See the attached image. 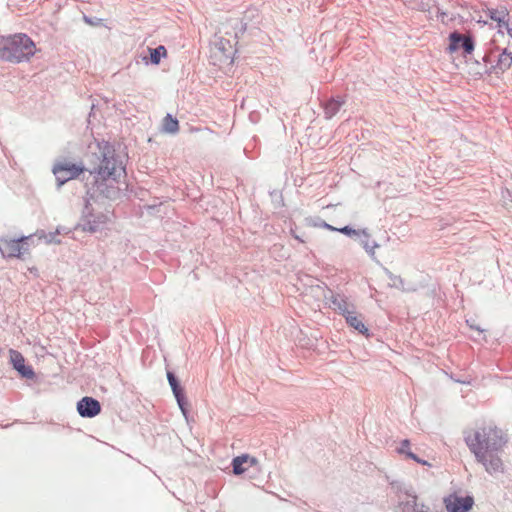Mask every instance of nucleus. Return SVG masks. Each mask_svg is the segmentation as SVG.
I'll list each match as a JSON object with an SVG mask.
<instances>
[{"label": "nucleus", "mask_w": 512, "mask_h": 512, "mask_svg": "<svg viewBox=\"0 0 512 512\" xmlns=\"http://www.w3.org/2000/svg\"><path fill=\"white\" fill-rule=\"evenodd\" d=\"M256 459L249 457L248 455H241L233 459L232 466L233 472L236 475L243 474L246 470V464L250 463V465L256 464Z\"/></svg>", "instance_id": "nucleus-12"}, {"label": "nucleus", "mask_w": 512, "mask_h": 512, "mask_svg": "<svg viewBox=\"0 0 512 512\" xmlns=\"http://www.w3.org/2000/svg\"><path fill=\"white\" fill-rule=\"evenodd\" d=\"M410 442L409 440H403L401 442V446L398 448V452L401 454H405L408 458L416 461L417 463H420L422 465H427L428 463L424 460H421L418 458L413 452L409 450Z\"/></svg>", "instance_id": "nucleus-17"}, {"label": "nucleus", "mask_w": 512, "mask_h": 512, "mask_svg": "<svg viewBox=\"0 0 512 512\" xmlns=\"http://www.w3.org/2000/svg\"><path fill=\"white\" fill-rule=\"evenodd\" d=\"M162 129L166 133L175 134L179 131V122L176 118L167 114L162 121Z\"/></svg>", "instance_id": "nucleus-16"}, {"label": "nucleus", "mask_w": 512, "mask_h": 512, "mask_svg": "<svg viewBox=\"0 0 512 512\" xmlns=\"http://www.w3.org/2000/svg\"><path fill=\"white\" fill-rule=\"evenodd\" d=\"M487 14L492 21L496 22L498 32L502 33V29H505L509 24L508 10L504 7L500 9H488Z\"/></svg>", "instance_id": "nucleus-10"}, {"label": "nucleus", "mask_w": 512, "mask_h": 512, "mask_svg": "<svg viewBox=\"0 0 512 512\" xmlns=\"http://www.w3.org/2000/svg\"><path fill=\"white\" fill-rule=\"evenodd\" d=\"M9 356L14 369L17 370L23 377H34L32 368L25 365V359L19 351L10 349Z\"/></svg>", "instance_id": "nucleus-9"}, {"label": "nucleus", "mask_w": 512, "mask_h": 512, "mask_svg": "<svg viewBox=\"0 0 512 512\" xmlns=\"http://www.w3.org/2000/svg\"><path fill=\"white\" fill-rule=\"evenodd\" d=\"M167 378H168L169 384L172 388V391L174 393V396L177 399L180 409L182 410L183 413H185V408H184L185 397H184L183 389L179 386L178 381L172 372L167 373Z\"/></svg>", "instance_id": "nucleus-11"}, {"label": "nucleus", "mask_w": 512, "mask_h": 512, "mask_svg": "<svg viewBox=\"0 0 512 512\" xmlns=\"http://www.w3.org/2000/svg\"><path fill=\"white\" fill-rule=\"evenodd\" d=\"M165 57H167V50L164 46L160 45L155 49H150V59L153 64H159L161 58Z\"/></svg>", "instance_id": "nucleus-18"}, {"label": "nucleus", "mask_w": 512, "mask_h": 512, "mask_svg": "<svg viewBox=\"0 0 512 512\" xmlns=\"http://www.w3.org/2000/svg\"><path fill=\"white\" fill-rule=\"evenodd\" d=\"M295 239L299 240L300 242H304L302 239L299 238V236L295 235Z\"/></svg>", "instance_id": "nucleus-24"}, {"label": "nucleus", "mask_w": 512, "mask_h": 512, "mask_svg": "<svg viewBox=\"0 0 512 512\" xmlns=\"http://www.w3.org/2000/svg\"><path fill=\"white\" fill-rule=\"evenodd\" d=\"M339 310L341 311V314L343 316H345L347 323L352 325V317L350 316V313L348 311H346L345 309H342L340 306H339Z\"/></svg>", "instance_id": "nucleus-21"}, {"label": "nucleus", "mask_w": 512, "mask_h": 512, "mask_svg": "<svg viewBox=\"0 0 512 512\" xmlns=\"http://www.w3.org/2000/svg\"><path fill=\"white\" fill-rule=\"evenodd\" d=\"M338 108V103L335 102V101H331L327 104L326 106V110H327V113L331 110V111H334Z\"/></svg>", "instance_id": "nucleus-22"}, {"label": "nucleus", "mask_w": 512, "mask_h": 512, "mask_svg": "<svg viewBox=\"0 0 512 512\" xmlns=\"http://www.w3.org/2000/svg\"><path fill=\"white\" fill-rule=\"evenodd\" d=\"M444 503L447 512H468L472 508L474 500L470 496L460 497L452 494L444 499Z\"/></svg>", "instance_id": "nucleus-7"}, {"label": "nucleus", "mask_w": 512, "mask_h": 512, "mask_svg": "<svg viewBox=\"0 0 512 512\" xmlns=\"http://www.w3.org/2000/svg\"><path fill=\"white\" fill-rule=\"evenodd\" d=\"M354 241H357L370 254H373L374 248L377 247L375 241L365 232H357L354 230Z\"/></svg>", "instance_id": "nucleus-14"}, {"label": "nucleus", "mask_w": 512, "mask_h": 512, "mask_svg": "<svg viewBox=\"0 0 512 512\" xmlns=\"http://www.w3.org/2000/svg\"><path fill=\"white\" fill-rule=\"evenodd\" d=\"M29 237H21L19 239H0V252L3 257L22 258L25 254H29L28 245Z\"/></svg>", "instance_id": "nucleus-4"}, {"label": "nucleus", "mask_w": 512, "mask_h": 512, "mask_svg": "<svg viewBox=\"0 0 512 512\" xmlns=\"http://www.w3.org/2000/svg\"><path fill=\"white\" fill-rule=\"evenodd\" d=\"M512 66V53L506 48L499 54L496 65L493 67L496 72H505Z\"/></svg>", "instance_id": "nucleus-13"}, {"label": "nucleus", "mask_w": 512, "mask_h": 512, "mask_svg": "<svg viewBox=\"0 0 512 512\" xmlns=\"http://www.w3.org/2000/svg\"><path fill=\"white\" fill-rule=\"evenodd\" d=\"M37 52L34 41L24 33L0 37V59L21 63L29 61Z\"/></svg>", "instance_id": "nucleus-2"}, {"label": "nucleus", "mask_w": 512, "mask_h": 512, "mask_svg": "<svg viewBox=\"0 0 512 512\" xmlns=\"http://www.w3.org/2000/svg\"><path fill=\"white\" fill-rule=\"evenodd\" d=\"M107 218L104 215L97 216L92 220L85 221L81 226L83 231L96 232L105 225Z\"/></svg>", "instance_id": "nucleus-15"}, {"label": "nucleus", "mask_w": 512, "mask_h": 512, "mask_svg": "<svg viewBox=\"0 0 512 512\" xmlns=\"http://www.w3.org/2000/svg\"><path fill=\"white\" fill-rule=\"evenodd\" d=\"M448 40L447 52L451 55L460 52L466 57L474 51V41L468 35L453 32L449 35Z\"/></svg>", "instance_id": "nucleus-5"}, {"label": "nucleus", "mask_w": 512, "mask_h": 512, "mask_svg": "<svg viewBox=\"0 0 512 512\" xmlns=\"http://www.w3.org/2000/svg\"><path fill=\"white\" fill-rule=\"evenodd\" d=\"M77 411L82 417L92 418L101 412V406L96 399L84 397L78 402Z\"/></svg>", "instance_id": "nucleus-8"}, {"label": "nucleus", "mask_w": 512, "mask_h": 512, "mask_svg": "<svg viewBox=\"0 0 512 512\" xmlns=\"http://www.w3.org/2000/svg\"><path fill=\"white\" fill-rule=\"evenodd\" d=\"M465 443L490 474L502 471L503 463L499 452L507 443L504 432L497 426L485 424L465 432Z\"/></svg>", "instance_id": "nucleus-1"}, {"label": "nucleus", "mask_w": 512, "mask_h": 512, "mask_svg": "<svg viewBox=\"0 0 512 512\" xmlns=\"http://www.w3.org/2000/svg\"><path fill=\"white\" fill-rule=\"evenodd\" d=\"M98 147L102 159L100 164L91 170V174L95 175L96 182L117 181L125 174L122 161L116 158L115 150L109 143L98 144Z\"/></svg>", "instance_id": "nucleus-3"}, {"label": "nucleus", "mask_w": 512, "mask_h": 512, "mask_svg": "<svg viewBox=\"0 0 512 512\" xmlns=\"http://www.w3.org/2000/svg\"><path fill=\"white\" fill-rule=\"evenodd\" d=\"M506 31H507V34L510 36V38L512 39V26H510L509 24L507 25V27L505 28Z\"/></svg>", "instance_id": "nucleus-23"}, {"label": "nucleus", "mask_w": 512, "mask_h": 512, "mask_svg": "<svg viewBox=\"0 0 512 512\" xmlns=\"http://www.w3.org/2000/svg\"><path fill=\"white\" fill-rule=\"evenodd\" d=\"M325 227L330 229V230H336V231H340L346 235H350L352 233V228L349 227V226H343V227H338V226H331L329 224H325Z\"/></svg>", "instance_id": "nucleus-19"}, {"label": "nucleus", "mask_w": 512, "mask_h": 512, "mask_svg": "<svg viewBox=\"0 0 512 512\" xmlns=\"http://www.w3.org/2000/svg\"><path fill=\"white\" fill-rule=\"evenodd\" d=\"M354 329L358 330L360 333L369 336L368 334V328L361 322H355L354 321Z\"/></svg>", "instance_id": "nucleus-20"}, {"label": "nucleus", "mask_w": 512, "mask_h": 512, "mask_svg": "<svg viewBox=\"0 0 512 512\" xmlns=\"http://www.w3.org/2000/svg\"><path fill=\"white\" fill-rule=\"evenodd\" d=\"M84 171V166L81 164H75L71 162H59L54 165L53 173L56 176L60 184L67 182L70 179H74Z\"/></svg>", "instance_id": "nucleus-6"}]
</instances>
